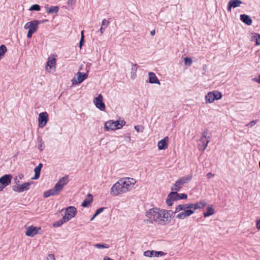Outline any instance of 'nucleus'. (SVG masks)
<instances>
[{
    "label": "nucleus",
    "mask_w": 260,
    "mask_h": 260,
    "mask_svg": "<svg viewBox=\"0 0 260 260\" xmlns=\"http://www.w3.org/2000/svg\"><path fill=\"white\" fill-rule=\"evenodd\" d=\"M136 182V179L133 178H121L112 186L110 194L117 197L126 193L132 190Z\"/></svg>",
    "instance_id": "1"
},
{
    "label": "nucleus",
    "mask_w": 260,
    "mask_h": 260,
    "mask_svg": "<svg viewBox=\"0 0 260 260\" xmlns=\"http://www.w3.org/2000/svg\"><path fill=\"white\" fill-rule=\"evenodd\" d=\"M172 212L169 210L153 208L146 212V216L151 222H155L158 224L165 225L171 221Z\"/></svg>",
    "instance_id": "2"
},
{
    "label": "nucleus",
    "mask_w": 260,
    "mask_h": 260,
    "mask_svg": "<svg viewBox=\"0 0 260 260\" xmlns=\"http://www.w3.org/2000/svg\"><path fill=\"white\" fill-rule=\"evenodd\" d=\"M206 205V202L203 200L196 204L189 203L180 204L176 207L174 213L179 212L181 211H183L176 215V218L180 219H183L192 215L195 210L204 208Z\"/></svg>",
    "instance_id": "3"
},
{
    "label": "nucleus",
    "mask_w": 260,
    "mask_h": 260,
    "mask_svg": "<svg viewBox=\"0 0 260 260\" xmlns=\"http://www.w3.org/2000/svg\"><path fill=\"white\" fill-rule=\"evenodd\" d=\"M69 181L68 176H65L61 178L55 184L54 187L44 192V198H48L52 196L57 195L62 190L64 186L66 185Z\"/></svg>",
    "instance_id": "4"
},
{
    "label": "nucleus",
    "mask_w": 260,
    "mask_h": 260,
    "mask_svg": "<svg viewBox=\"0 0 260 260\" xmlns=\"http://www.w3.org/2000/svg\"><path fill=\"white\" fill-rule=\"evenodd\" d=\"M126 122L123 119H119L118 120L114 121L110 120L105 122L104 128L106 131H115L121 128Z\"/></svg>",
    "instance_id": "5"
},
{
    "label": "nucleus",
    "mask_w": 260,
    "mask_h": 260,
    "mask_svg": "<svg viewBox=\"0 0 260 260\" xmlns=\"http://www.w3.org/2000/svg\"><path fill=\"white\" fill-rule=\"evenodd\" d=\"M41 23L39 20H32L27 22L24 25L25 29H28L27 37L28 38H31L32 35L36 32L39 27V25Z\"/></svg>",
    "instance_id": "6"
},
{
    "label": "nucleus",
    "mask_w": 260,
    "mask_h": 260,
    "mask_svg": "<svg viewBox=\"0 0 260 260\" xmlns=\"http://www.w3.org/2000/svg\"><path fill=\"white\" fill-rule=\"evenodd\" d=\"M222 98V94L220 92L215 90L210 91L205 96L206 103H213L215 100H218Z\"/></svg>",
    "instance_id": "7"
},
{
    "label": "nucleus",
    "mask_w": 260,
    "mask_h": 260,
    "mask_svg": "<svg viewBox=\"0 0 260 260\" xmlns=\"http://www.w3.org/2000/svg\"><path fill=\"white\" fill-rule=\"evenodd\" d=\"M207 131H205L202 133V137L198 144V149L200 151H204L207 148L210 141L207 138Z\"/></svg>",
    "instance_id": "8"
},
{
    "label": "nucleus",
    "mask_w": 260,
    "mask_h": 260,
    "mask_svg": "<svg viewBox=\"0 0 260 260\" xmlns=\"http://www.w3.org/2000/svg\"><path fill=\"white\" fill-rule=\"evenodd\" d=\"M77 214V209L74 206H70L65 209L64 215L63 217V219L68 222L74 217Z\"/></svg>",
    "instance_id": "9"
},
{
    "label": "nucleus",
    "mask_w": 260,
    "mask_h": 260,
    "mask_svg": "<svg viewBox=\"0 0 260 260\" xmlns=\"http://www.w3.org/2000/svg\"><path fill=\"white\" fill-rule=\"evenodd\" d=\"M88 77V72L87 73L82 74L80 72H78L71 82L73 85L79 84L81 83Z\"/></svg>",
    "instance_id": "10"
},
{
    "label": "nucleus",
    "mask_w": 260,
    "mask_h": 260,
    "mask_svg": "<svg viewBox=\"0 0 260 260\" xmlns=\"http://www.w3.org/2000/svg\"><path fill=\"white\" fill-rule=\"evenodd\" d=\"M190 179V178L185 177L178 179L172 186L171 190L177 192L181 189L183 184L189 181Z\"/></svg>",
    "instance_id": "11"
},
{
    "label": "nucleus",
    "mask_w": 260,
    "mask_h": 260,
    "mask_svg": "<svg viewBox=\"0 0 260 260\" xmlns=\"http://www.w3.org/2000/svg\"><path fill=\"white\" fill-rule=\"evenodd\" d=\"M93 103L96 108L101 111H104L105 109V105L103 102V97L101 94H100L96 98L93 100Z\"/></svg>",
    "instance_id": "12"
},
{
    "label": "nucleus",
    "mask_w": 260,
    "mask_h": 260,
    "mask_svg": "<svg viewBox=\"0 0 260 260\" xmlns=\"http://www.w3.org/2000/svg\"><path fill=\"white\" fill-rule=\"evenodd\" d=\"M31 182H25L22 184H18L13 187V189L17 192H22L29 189Z\"/></svg>",
    "instance_id": "13"
},
{
    "label": "nucleus",
    "mask_w": 260,
    "mask_h": 260,
    "mask_svg": "<svg viewBox=\"0 0 260 260\" xmlns=\"http://www.w3.org/2000/svg\"><path fill=\"white\" fill-rule=\"evenodd\" d=\"M48 120V114L46 112L40 113L39 115L38 121L39 126L43 127Z\"/></svg>",
    "instance_id": "14"
},
{
    "label": "nucleus",
    "mask_w": 260,
    "mask_h": 260,
    "mask_svg": "<svg viewBox=\"0 0 260 260\" xmlns=\"http://www.w3.org/2000/svg\"><path fill=\"white\" fill-rule=\"evenodd\" d=\"M179 194L177 192L172 191L168 196L167 199L166 200V203L168 206H172L173 203V201L179 200Z\"/></svg>",
    "instance_id": "15"
},
{
    "label": "nucleus",
    "mask_w": 260,
    "mask_h": 260,
    "mask_svg": "<svg viewBox=\"0 0 260 260\" xmlns=\"http://www.w3.org/2000/svg\"><path fill=\"white\" fill-rule=\"evenodd\" d=\"M41 230V228H37L34 226H29L26 228L25 235L27 236L33 237L38 234V231Z\"/></svg>",
    "instance_id": "16"
},
{
    "label": "nucleus",
    "mask_w": 260,
    "mask_h": 260,
    "mask_svg": "<svg viewBox=\"0 0 260 260\" xmlns=\"http://www.w3.org/2000/svg\"><path fill=\"white\" fill-rule=\"evenodd\" d=\"M12 176L11 174H7L0 178V183L5 187L10 184Z\"/></svg>",
    "instance_id": "17"
},
{
    "label": "nucleus",
    "mask_w": 260,
    "mask_h": 260,
    "mask_svg": "<svg viewBox=\"0 0 260 260\" xmlns=\"http://www.w3.org/2000/svg\"><path fill=\"white\" fill-rule=\"evenodd\" d=\"M55 65L56 58L55 56L53 55L49 57L46 64V70L49 71V70L52 69V68H55Z\"/></svg>",
    "instance_id": "18"
},
{
    "label": "nucleus",
    "mask_w": 260,
    "mask_h": 260,
    "mask_svg": "<svg viewBox=\"0 0 260 260\" xmlns=\"http://www.w3.org/2000/svg\"><path fill=\"white\" fill-rule=\"evenodd\" d=\"M169 138L168 136L165 137L163 139L158 142L157 146L159 150H165L168 148Z\"/></svg>",
    "instance_id": "19"
},
{
    "label": "nucleus",
    "mask_w": 260,
    "mask_h": 260,
    "mask_svg": "<svg viewBox=\"0 0 260 260\" xmlns=\"http://www.w3.org/2000/svg\"><path fill=\"white\" fill-rule=\"evenodd\" d=\"M164 255V252L162 251H156L154 250H147L144 252V255L147 257H152L153 256L158 257Z\"/></svg>",
    "instance_id": "20"
},
{
    "label": "nucleus",
    "mask_w": 260,
    "mask_h": 260,
    "mask_svg": "<svg viewBox=\"0 0 260 260\" xmlns=\"http://www.w3.org/2000/svg\"><path fill=\"white\" fill-rule=\"evenodd\" d=\"M149 75V82L150 83L154 84H158L159 85L160 84V82L159 81L158 78L156 76L155 74L153 72H149L148 73Z\"/></svg>",
    "instance_id": "21"
},
{
    "label": "nucleus",
    "mask_w": 260,
    "mask_h": 260,
    "mask_svg": "<svg viewBox=\"0 0 260 260\" xmlns=\"http://www.w3.org/2000/svg\"><path fill=\"white\" fill-rule=\"evenodd\" d=\"M240 20L248 25H250L252 23V19L251 18L246 14H242L240 15Z\"/></svg>",
    "instance_id": "22"
},
{
    "label": "nucleus",
    "mask_w": 260,
    "mask_h": 260,
    "mask_svg": "<svg viewBox=\"0 0 260 260\" xmlns=\"http://www.w3.org/2000/svg\"><path fill=\"white\" fill-rule=\"evenodd\" d=\"M43 167V165L41 163L39 164V165L36 167L34 169L35 172V176L34 177L32 178V179H37L39 178L40 175V172L41 170V169Z\"/></svg>",
    "instance_id": "23"
},
{
    "label": "nucleus",
    "mask_w": 260,
    "mask_h": 260,
    "mask_svg": "<svg viewBox=\"0 0 260 260\" xmlns=\"http://www.w3.org/2000/svg\"><path fill=\"white\" fill-rule=\"evenodd\" d=\"M92 196L91 194L88 193L87 198L82 202V206L84 207H87L90 204V203L92 202Z\"/></svg>",
    "instance_id": "24"
},
{
    "label": "nucleus",
    "mask_w": 260,
    "mask_h": 260,
    "mask_svg": "<svg viewBox=\"0 0 260 260\" xmlns=\"http://www.w3.org/2000/svg\"><path fill=\"white\" fill-rule=\"evenodd\" d=\"M251 40L255 42L256 45H260V35L257 33L252 34Z\"/></svg>",
    "instance_id": "25"
},
{
    "label": "nucleus",
    "mask_w": 260,
    "mask_h": 260,
    "mask_svg": "<svg viewBox=\"0 0 260 260\" xmlns=\"http://www.w3.org/2000/svg\"><path fill=\"white\" fill-rule=\"evenodd\" d=\"M215 213L214 209L213 208L212 206H209L207 208V211L203 213L205 217H208L214 214Z\"/></svg>",
    "instance_id": "26"
},
{
    "label": "nucleus",
    "mask_w": 260,
    "mask_h": 260,
    "mask_svg": "<svg viewBox=\"0 0 260 260\" xmlns=\"http://www.w3.org/2000/svg\"><path fill=\"white\" fill-rule=\"evenodd\" d=\"M230 4L232 6L233 8H236L240 6L242 4V2L240 0H230Z\"/></svg>",
    "instance_id": "27"
},
{
    "label": "nucleus",
    "mask_w": 260,
    "mask_h": 260,
    "mask_svg": "<svg viewBox=\"0 0 260 260\" xmlns=\"http://www.w3.org/2000/svg\"><path fill=\"white\" fill-rule=\"evenodd\" d=\"M67 222V221L66 220V219H63V217H62L60 220L55 222L53 224V226L54 228L59 227L62 225L64 223Z\"/></svg>",
    "instance_id": "28"
},
{
    "label": "nucleus",
    "mask_w": 260,
    "mask_h": 260,
    "mask_svg": "<svg viewBox=\"0 0 260 260\" xmlns=\"http://www.w3.org/2000/svg\"><path fill=\"white\" fill-rule=\"evenodd\" d=\"M7 49L5 45H2L0 46V56H2L3 57L5 55V53L7 52Z\"/></svg>",
    "instance_id": "29"
},
{
    "label": "nucleus",
    "mask_w": 260,
    "mask_h": 260,
    "mask_svg": "<svg viewBox=\"0 0 260 260\" xmlns=\"http://www.w3.org/2000/svg\"><path fill=\"white\" fill-rule=\"evenodd\" d=\"M94 247L96 248H108L109 245L106 244H96L94 245Z\"/></svg>",
    "instance_id": "30"
},
{
    "label": "nucleus",
    "mask_w": 260,
    "mask_h": 260,
    "mask_svg": "<svg viewBox=\"0 0 260 260\" xmlns=\"http://www.w3.org/2000/svg\"><path fill=\"white\" fill-rule=\"evenodd\" d=\"M30 11H40V7L39 5H37V4H35V5H32L29 9Z\"/></svg>",
    "instance_id": "31"
},
{
    "label": "nucleus",
    "mask_w": 260,
    "mask_h": 260,
    "mask_svg": "<svg viewBox=\"0 0 260 260\" xmlns=\"http://www.w3.org/2000/svg\"><path fill=\"white\" fill-rule=\"evenodd\" d=\"M104 210V209L103 208H99L93 215V217L91 218L90 220H92L98 215H99L100 213L102 212Z\"/></svg>",
    "instance_id": "32"
},
{
    "label": "nucleus",
    "mask_w": 260,
    "mask_h": 260,
    "mask_svg": "<svg viewBox=\"0 0 260 260\" xmlns=\"http://www.w3.org/2000/svg\"><path fill=\"white\" fill-rule=\"evenodd\" d=\"M58 11V7L57 6L51 7L49 10V12L51 13H57Z\"/></svg>",
    "instance_id": "33"
},
{
    "label": "nucleus",
    "mask_w": 260,
    "mask_h": 260,
    "mask_svg": "<svg viewBox=\"0 0 260 260\" xmlns=\"http://www.w3.org/2000/svg\"><path fill=\"white\" fill-rule=\"evenodd\" d=\"M192 59L189 57H185L184 58V63L186 65L190 66L192 64Z\"/></svg>",
    "instance_id": "34"
},
{
    "label": "nucleus",
    "mask_w": 260,
    "mask_h": 260,
    "mask_svg": "<svg viewBox=\"0 0 260 260\" xmlns=\"http://www.w3.org/2000/svg\"><path fill=\"white\" fill-rule=\"evenodd\" d=\"M109 24V22L108 21L105 19H104L102 20V26H103L104 27V28H106L108 27Z\"/></svg>",
    "instance_id": "35"
},
{
    "label": "nucleus",
    "mask_w": 260,
    "mask_h": 260,
    "mask_svg": "<svg viewBox=\"0 0 260 260\" xmlns=\"http://www.w3.org/2000/svg\"><path fill=\"white\" fill-rule=\"evenodd\" d=\"M179 200L181 199H186L187 198V195L184 193L179 194Z\"/></svg>",
    "instance_id": "36"
},
{
    "label": "nucleus",
    "mask_w": 260,
    "mask_h": 260,
    "mask_svg": "<svg viewBox=\"0 0 260 260\" xmlns=\"http://www.w3.org/2000/svg\"><path fill=\"white\" fill-rule=\"evenodd\" d=\"M46 260H55L54 255L53 254H49Z\"/></svg>",
    "instance_id": "37"
},
{
    "label": "nucleus",
    "mask_w": 260,
    "mask_h": 260,
    "mask_svg": "<svg viewBox=\"0 0 260 260\" xmlns=\"http://www.w3.org/2000/svg\"><path fill=\"white\" fill-rule=\"evenodd\" d=\"M256 120H252L251 122H250L248 124H246V126H253L256 124Z\"/></svg>",
    "instance_id": "38"
},
{
    "label": "nucleus",
    "mask_w": 260,
    "mask_h": 260,
    "mask_svg": "<svg viewBox=\"0 0 260 260\" xmlns=\"http://www.w3.org/2000/svg\"><path fill=\"white\" fill-rule=\"evenodd\" d=\"M232 6L231 5V4H230V2H229V4H228V7H227V10L229 12H231V9L232 8Z\"/></svg>",
    "instance_id": "39"
},
{
    "label": "nucleus",
    "mask_w": 260,
    "mask_h": 260,
    "mask_svg": "<svg viewBox=\"0 0 260 260\" xmlns=\"http://www.w3.org/2000/svg\"><path fill=\"white\" fill-rule=\"evenodd\" d=\"M253 81L260 83V75H258V78H255L253 79Z\"/></svg>",
    "instance_id": "40"
},
{
    "label": "nucleus",
    "mask_w": 260,
    "mask_h": 260,
    "mask_svg": "<svg viewBox=\"0 0 260 260\" xmlns=\"http://www.w3.org/2000/svg\"><path fill=\"white\" fill-rule=\"evenodd\" d=\"M76 0H68V4L72 5L75 4Z\"/></svg>",
    "instance_id": "41"
},
{
    "label": "nucleus",
    "mask_w": 260,
    "mask_h": 260,
    "mask_svg": "<svg viewBox=\"0 0 260 260\" xmlns=\"http://www.w3.org/2000/svg\"><path fill=\"white\" fill-rule=\"evenodd\" d=\"M83 42H84V39H81L80 41V43H79V47L80 48H82V46Z\"/></svg>",
    "instance_id": "42"
},
{
    "label": "nucleus",
    "mask_w": 260,
    "mask_h": 260,
    "mask_svg": "<svg viewBox=\"0 0 260 260\" xmlns=\"http://www.w3.org/2000/svg\"><path fill=\"white\" fill-rule=\"evenodd\" d=\"M207 177H208V178H210L211 177H213L214 176V174H213L212 173H208L207 175Z\"/></svg>",
    "instance_id": "43"
},
{
    "label": "nucleus",
    "mask_w": 260,
    "mask_h": 260,
    "mask_svg": "<svg viewBox=\"0 0 260 260\" xmlns=\"http://www.w3.org/2000/svg\"><path fill=\"white\" fill-rule=\"evenodd\" d=\"M141 127V126L140 125H137V126H135V129L137 131V132H140V129L139 128Z\"/></svg>",
    "instance_id": "44"
},
{
    "label": "nucleus",
    "mask_w": 260,
    "mask_h": 260,
    "mask_svg": "<svg viewBox=\"0 0 260 260\" xmlns=\"http://www.w3.org/2000/svg\"><path fill=\"white\" fill-rule=\"evenodd\" d=\"M106 28H104V27L102 26L101 28H100V32L101 34H103L104 32V30Z\"/></svg>",
    "instance_id": "45"
},
{
    "label": "nucleus",
    "mask_w": 260,
    "mask_h": 260,
    "mask_svg": "<svg viewBox=\"0 0 260 260\" xmlns=\"http://www.w3.org/2000/svg\"><path fill=\"white\" fill-rule=\"evenodd\" d=\"M155 34V30H151V32H150V34H151V35L152 36H154Z\"/></svg>",
    "instance_id": "46"
},
{
    "label": "nucleus",
    "mask_w": 260,
    "mask_h": 260,
    "mask_svg": "<svg viewBox=\"0 0 260 260\" xmlns=\"http://www.w3.org/2000/svg\"><path fill=\"white\" fill-rule=\"evenodd\" d=\"M81 39H84V31L82 30L81 31Z\"/></svg>",
    "instance_id": "47"
},
{
    "label": "nucleus",
    "mask_w": 260,
    "mask_h": 260,
    "mask_svg": "<svg viewBox=\"0 0 260 260\" xmlns=\"http://www.w3.org/2000/svg\"><path fill=\"white\" fill-rule=\"evenodd\" d=\"M5 187L0 183V191H2Z\"/></svg>",
    "instance_id": "48"
}]
</instances>
